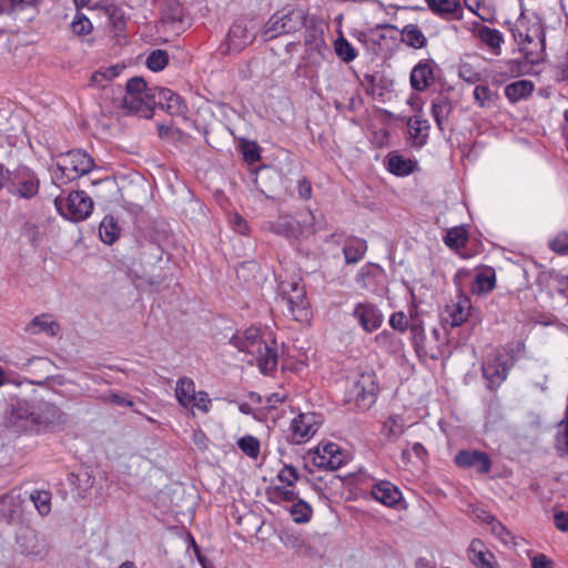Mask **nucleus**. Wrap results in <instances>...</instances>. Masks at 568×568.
<instances>
[{
  "label": "nucleus",
  "instance_id": "1",
  "mask_svg": "<svg viewBox=\"0 0 568 568\" xmlns=\"http://www.w3.org/2000/svg\"><path fill=\"white\" fill-rule=\"evenodd\" d=\"M231 344L239 351L253 355L263 374H270L276 369L277 352L273 346L261 339V331L258 328L250 327L243 335L233 336Z\"/></svg>",
  "mask_w": 568,
  "mask_h": 568
},
{
  "label": "nucleus",
  "instance_id": "2",
  "mask_svg": "<svg viewBox=\"0 0 568 568\" xmlns=\"http://www.w3.org/2000/svg\"><path fill=\"white\" fill-rule=\"evenodd\" d=\"M94 166L93 159L81 150H71L58 155L57 162L50 166L52 183L64 185L84 174Z\"/></svg>",
  "mask_w": 568,
  "mask_h": 568
},
{
  "label": "nucleus",
  "instance_id": "3",
  "mask_svg": "<svg viewBox=\"0 0 568 568\" xmlns=\"http://www.w3.org/2000/svg\"><path fill=\"white\" fill-rule=\"evenodd\" d=\"M40 190L41 179L34 169L19 164L12 170L10 184L7 185V191L12 197L32 202L39 197Z\"/></svg>",
  "mask_w": 568,
  "mask_h": 568
},
{
  "label": "nucleus",
  "instance_id": "4",
  "mask_svg": "<svg viewBox=\"0 0 568 568\" xmlns=\"http://www.w3.org/2000/svg\"><path fill=\"white\" fill-rule=\"evenodd\" d=\"M305 20L306 16L300 9L275 12L264 24L261 37L264 41H271L282 34L296 32L305 24Z\"/></svg>",
  "mask_w": 568,
  "mask_h": 568
},
{
  "label": "nucleus",
  "instance_id": "5",
  "mask_svg": "<svg viewBox=\"0 0 568 568\" xmlns=\"http://www.w3.org/2000/svg\"><path fill=\"white\" fill-rule=\"evenodd\" d=\"M301 215L302 220L297 224L292 216L281 215L275 221L266 222L264 229L287 239H296L304 231L314 233L321 229L312 211L307 210Z\"/></svg>",
  "mask_w": 568,
  "mask_h": 568
},
{
  "label": "nucleus",
  "instance_id": "6",
  "mask_svg": "<svg viewBox=\"0 0 568 568\" xmlns=\"http://www.w3.org/2000/svg\"><path fill=\"white\" fill-rule=\"evenodd\" d=\"M54 206L64 219L79 222L92 213L93 200L84 191H73L67 197L57 196Z\"/></svg>",
  "mask_w": 568,
  "mask_h": 568
},
{
  "label": "nucleus",
  "instance_id": "7",
  "mask_svg": "<svg viewBox=\"0 0 568 568\" xmlns=\"http://www.w3.org/2000/svg\"><path fill=\"white\" fill-rule=\"evenodd\" d=\"M281 301L295 321L303 322L308 318V301L304 285L298 282H282L278 286Z\"/></svg>",
  "mask_w": 568,
  "mask_h": 568
},
{
  "label": "nucleus",
  "instance_id": "8",
  "mask_svg": "<svg viewBox=\"0 0 568 568\" xmlns=\"http://www.w3.org/2000/svg\"><path fill=\"white\" fill-rule=\"evenodd\" d=\"M378 383L374 372L362 373L349 389L351 399L361 410L369 409L377 398Z\"/></svg>",
  "mask_w": 568,
  "mask_h": 568
},
{
  "label": "nucleus",
  "instance_id": "9",
  "mask_svg": "<svg viewBox=\"0 0 568 568\" xmlns=\"http://www.w3.org/2000/svg\"><path fill=\"white\" fill-rule=\"evenodd\" d=\"M174 393L178 403L182 407L186 409H193L196 407L203 413H207L210 410L211 399L209 398V394L204 390L196 393L195 384L192 378L186 376L179 378Z\"/></svg>",
  "mask_w": 568,
  "mask_h": 568
},
{
  "label": "nucleus",
  "instance_id": "10",
  "mask_svg": "<svg viewBox=\"0 0 568 568\" xmlns=\"http://www.w3.org/2000/svg\"><path fill=\"white\" fill-rule=\"evenodd\" d=\"M20 551L32 560L41 561L50 552V545L44 536L31 527H23L16 537Z\"/></svg>",
  "mask_w": 568,
  "mask_h": 568
},
{
  "label": "nucleus",
  "instance_id": "11",
  "mask_svg": "<svg viewBox=\"0 0 568 568\" xmlns=\"http://www.w3.org/2000/svg\"><path fill=\"white\" fill-rule=\"evenodd\" d=\"M305 52L303 61L308 65H320L331 54L329 48L324 39L322 28L307 26L304 33Z\"/></svg>",
  "mask_w": 568,
  "mask_h": 568
},
{
  "label": "nucleus",
  "instance_id": "12",
  "mask_svg": "<svg viewBox=\"0 0 568 568\" xmlns=\"http://www.w3.org/2000/svg\"><path fill=\"white\" fill-rule=\"evenodd\" d=\"M510 366L509 358L500 351H495L488 355L481 365V372L489 389H496L501 385L507 378Z\"/></svg>",
  "mask_w": 568,
  "mask_h": 568
},
{
  "label": "nucleus",
  "instance_id": "13",
  "mask_svg": "<svg viewBox=\"0 0 568 568\" xmlns=\"http://www.w3.org/2000/svg\"><path fill=\"white\" fill-rule=\"evenodd\" d=\"M352 315L365 333L377 331L384 323L382 311L368 301L355 304Z\"/></svg>",
  "mask_w": 568,
  "mask_h": 568
},
{
  "label": "nucleus",
  "instance_id": "14",
  "mask_svg": "<svg viewBox=\"0 0 568 568\" xmlns=\"http://www.w3.org/2000/svg\"><path fill=\"white\" fill-rule=\"evenodd\" d=\"M6 425L17 434L38 432L34 409L27 404L13 406L6 419Z\"/></svg>",
  "mask_w": 568,
  "mask_h": 568
},
{
  "label": "nucleus",
  "instance_id": "15",
  "mask_svg": "<svg viewBox=\"0 0 568 568\" xmlns=\"http://www.w3.org/2000/svg\"><path fill=\"white\" fill-rule=\"evenodd\" d=\"M38 432L40 428L62 426L68 422L67 415L54 404L42 403L34 409Z\"/></svg>",
  "mask_w": 568,
  "mask_h": 568
},
{
  "label": "nucleus",
  "instance_id": "16",
  "mask_svg": "<svg viewBox=\"0 0 568 568\" xmlns=\"http://www.w3.org/2000/svg\"><path fill=\"white\" fill-rule=\"evenodd\" d=\"M470 301L468 297L459 295L456 302L447 305L443 315L442 322L444 325L450 327L460 326L469 317Z\"/></svg>",
  "mask_w": 568,
  "mask_h": 568
},
{
  "label": "nucleus",
  "instance_id": "17",
  "mask_svg": "<svg viewBox=\"0 0 568 568\" xmlns=\"http://www.w3.org/2000/svg\"><path fill=\"white\" fill-rule=\"evenodd\" d=\"M165 110L171 115H184L187 112V105L183 99L166 88L155 87V108Z\"/></svg>",
  "mask_w": 568,
  "mask_h": 568
},
{
  "label": "nucleus",
  "instance_id": "18",
  "mask_svg": "<svg viewBox=\"0 0 568 568\" xmlns=\"http://www.w3.org/2000/svg\"><path fill=\"white\" fill-rule=\"evenodd\" d=\"M455 463L462 468H476L480 474H487L491 468L489 456L478 450H459L455 456Z\"/></svg>",
  "mask_w": 568,
  "mask_h": 568
},
{
  "label": "nucleus",
  "instance_id": "19",
  "mask_svg": "<svg viewBox=\"0 0 568 568\" xmlns=\"http://www.w3.org/2000/svg\"><path fill=\"white\" fill-rule=\"evenodd\" d=\"M123 106L130 112L140 113L145 118L151 116L155 108V88L150 93L124 95Z\"/></svg>",
  "mask_w": 568,
  "mask_h": 568
},
{
  "label": "nucleus",
  "instance_id": "20",
  "mask_svg": "<svg viewBox=\"0 0 568 568\" xmlns=\"http://www.w3.org/2000/svg\"><path fill=\"white\" fill-rule=\"evenodd\" d=\"M22 514V499L19 493L11 490L0 498V518L8 524L20 520Z\"/></svg>",
  "mask_w": 568,
  "mask_h": 568
},
{
  "label": "nucleus",
  "instance_id": "21",
  "mask_svg": "<svg viewBox=\"0 0 568 568\" xmlns=\"http://www.w3.org/2000/svg\"><path fill=\"white\" fill-rule=\"evenodd\" d=\"M469 560L478 568H498L495 555L480 539H474L468 548Z\"/></svg>",
  "mask_w": 568,
  "mask_h": 568
},
{
  "label": "nucleus",
  "instance_id": "22",
  "mask_svg": "<svg viewBox=\"0 0 568 568\" xmlns=\"http://www.w3.org/2000/svg\"><path fill=\"white\" fill-rule=\"evenodd\" d=\"M434 81V69L429 61L418 62L410 72V85L416 91H425Z\"/></svg>",
  "mask_w": 568,
  "mask_h": 568
},
{
  "label": "nucleus",
  "instance_id": "23",
  "mask_svg": "<svg viewBox=\"0 0 568 568\" xmlns=\"http://www.w3.org/2000/svg\"><path fill=\"white\" fill-rule=\"evenodd\" d=\"M254 39V34L242 22H235L227 33V50L241 51Z\"/></svg>",
  "mask_w": 568,
  "mask_h": 568
},
{
  "label": "nucleus",
  "instance_id": "24",
  "mask_svg": "<svg viewBox=\"0 0 568 568\" xmlns=\"http://www.w3.org/2000/svg\"><path fill=\"white\" fill-rule=\"evenodd\" d=\"M372 496L379 503L393 507L402 499V493L389 481H382L372 489Z\"/></svg>",
  "mask_w": 568,
  "mask_h": 568
},
{
  "label": "nucleus",
  "instance_id": "25",
  "mask_svg": "<svg viewBox=\"0 0 568 568\" xmlns=\"http://www.w3.org/2000/svg\"><path fill=\"white\" fill-rule=\"evenodd\" d=\"M429 9L446 19H460L462 6L459 0H426Z\"/></svg>",
  "mask_w": 568,
  "mask_h": 568
},
{
  "label": "nucleus",
  "instance_id": "26",
  "mask_svg": "<svg viewBox=\"0 0 568 568\" xmlns=\"http://www.w3.org/2000/svg\"><path fill=\"white\" fill-rule=\"evenodd\" d=\"M60 329V325L51 320V315L41 314L33 317L26 326V332L31 335L45 333L49 336H55Z\"/></svg>",
  "mask_w": 568,
  "mask_h": 568
},
{
  "label": "nucleus",
  "instance_id": "27",
  "mask_svg": "<svg viewBox=\"0 0 568 568\" xmlns=\"http://www.w3.org/2000/svg\"><path fill=\"white\" fill-rule=\"evenodd\" d=\"M292 432L296 443H302L311 438L316 432L317 426L312 422V417L300 414L292 422Z\"/></svg>",
  "mask_w": 568,
  "mask_h": 568
},
{
  "label": "nucleus",
  "instance_id": "28",
  "mask_svg": "<svg viewBox=\"0 0 568 568\" xmlns=\"http://www.w3.org/2000/svg\"><path fill=\"white\" fill-rule=\"evenodd\" d=\"M417 168V162L404 158L397 153H389L387 155V169L392 174L398 176H406L413 173Z\"/></svg>",
  "mask_w": 568,
  "mask_h": 568
},
{
  "label": "nucleus",
  "instance_id": "29",
  "mask_svg": "<svg viewBox=\"0 0 568 568\" xmlns=\"http://www.w3.org/2000/svg\"><path fill=\"white\" fill-rule=\"evenodd\" d=\"M535 85L529 80H518L509 83L505 88V95L511 103H516L523 99L530 97Z\"/></svg>",
  "mask_w": 568,
  "mask_h": 568
},
{
  "label": "nucleus",
  "instance_id": "30",
  "mask_svg": "<svg viewBox=\"0 0 568 568\" xmlns=\"http://www.w3.org/2000/svg\"><path fill=\"white\" fill-rule=\"evenodd\" d=\"M452 102L445 94H438L432 102V114L437 126L443 130L444 122L452 112Z\"/></svg>",
  "mask_w": 568,
  "mask_h": 568
},
{
  "label": "nucleus",
  "instance_id": "31",
  "mask_svg": "<svg viewBox=\"0 0 568 568\" xmlns=\"http://www.w3.org/2000/svg\"><path fill=\"white\" fill-rule=\"evenodd\" d=\"M407 329H409L410 332L412 344L415 347L416 352L419 353L422 351H425L424 342L426 336L424 331V323L418 314L410 313Z\"/></svg>",
  "mask_w": 568,
  "mask_h": 568
},
{
  "label": "nucleus",
  "instance_id": "32",
  "mask_svg": "<svg viewBox=\"0 0 568 568\" xmlns=\"http://www.w3.org/2000/svg\"><path fill=\"white\" fill-rule=\"evenodd\" d=\"M367 250L366 241L362 239H352L343 247V253L347 264L359 262Z\"/></svg>",
  "mask_w": 568,
  "mask_h": 568
},
{
  "label": "nucleus",
  "instance_id": "33",
  "mask_svg": "<svg viewBox=\"0 0 568 568\" xmlns=\"http://www.w3.org/2000/svg\"><path fill=\"white\" fill-rule=\"evenodd\" d=\"M120 233L121 229L118 225L116 220L111 215L104 216L99 227L101 241L105 244H113L120 236Z\"/></svg>",
  "mask_w": 568,
  "mask_h": 568
},
{
  "label": "nucleus",
  "instance_id": "34",
  "mask_svg": "<svg viewBox=\"0 0 568 568\" xmlns=\"http://www.w3.org/2000/svg\"><path fill=\"white\" fill-rule=\"evenodd\" d=\"M402 39L407 45L414 49H422L427 43L426 37L416 24L405 26L402 30Z\"/></svg>",
  "mask_w": 568,
  "mask_h": 568
},
{
  "label": "nucleus",
  "instance_id": "35",
  "mask_svg": "<svg viewBox=\"0 0 568 568\" xmlns=\"http://www.w3.org/2000/svg\"><path fill=\"white\" fill-rule=\"evenodd\" d=\"M496 285V276L495 272L489 268L485 272H480L476 274L471 291L476 294H484L490 292L495 288Z\"/></svg>",
  "mask_w": 568,
  "mask_h": 568
},
{
  "label": "nucleus",
  "instance_id": "36",
  "mask_svg": "<svg viewBox=\"0 0 568 568\" xmlns=\"http://www.w3.org/2000/svg\"><path fill=\"white\" fill-rule=\"evenodd\" d=\"M408 131L410 136L415 140L416 144L422 146L427 140V130L429 125L426 120L418 116H413L408 120Z\"/></svg>",
  "mask_w": 568,
  "mask_h": 568
},
{
  "label": "nucleus",
  "instance_id": "37",
  "mask_svg": "<svg viewBox=\"0 0 568 568\" xmlns=\"http://www.w3.org/2000/svg\"><path fill=\"white\" fill-rule=\"evenodd\" d=\"M477 36L488 48L493 51H496L500 48L501 42L504 41L503 34L497 29H491L487 26H481L477 30Z\"/></svg>",
  "mask_w": 568,
  "mask_h": 568
},
{
  "label": "nucleus",
  "instance_id": "38",
  "mask_svg": "<svg viewBox=\"0 0 568 568\" xmlns=\"http://www.w3.org/2000/svg\"><path fill=\"white\" fill-rule=\"evenodd\" d=\"M515 38L519 39L521 42L525 43H532L534 41L537 40L540 45V51H544L545 49L546 39L540 22H536L530 29L526 31L525 34L520 30H517V33H515Z\"/></svg>",
  "mask_w": 568,
  "mask_h": 568
},
{
  "label": "nucleus",
  "instance_id": "39",
  "mask_svg": "<svg viewBox=\"0 0 568 568\" xmlns=\"http://www.w3.org/2000/svg\"><path fill=\"white\" fill-rule=\"evenodd\" d=\"M467 240L468 233L463 226L448 230L444 237L445 244L453 250H459L460 247H464Z\"/></svg>",
  "mask_w": 568,
  "mask_h": 568
},
{
  "label": "nucleus",
  "instance_id": "40",
  "mask_svg": "<svg viewBox=\"0 0 568 568\" xmlns=\"http://www.w3.org/2000/svg\"><path fill=\"white\" fill-rule=\"evenodd\" d=\"M51 499L49 490H34L30 494V500L41 516H47L51 511Z\"/></svg>",
  "mask_w": 568,
  "mask_h": 568
},
{
  "label": "nucleus",
  "instance_id": "41",
  "mask_svg": "<svg viewBox=\"0 0 568 568\" xmlns=\"http://www.w3.org/2000/svg\"><path fill=\"white\" fill-rule=\"evenodd\" d=\"M404 433V423L400 416H389L383 425V434L389 439H396Z\"/></svg>",
  "mask_w": 568,
  "mask_h": 568
},
{
  "label": "nucleus",
  "instance_id": "42",
  "mask_svg": "<svg viewBox=\"0 0 568 568\" xmlns=\"http://www.w3.org/2000/svg\"><path fill=\"white\" fill-rule=\"evenodd\" d=\"M313 509L310 504L302 499H297L291 507V515L293 520L297 524H305L310 521Z\"/></svg>",
  "mask_w": 568,
  "mask_h": 568
},
{
  "label": "nucleus",
  "instance_id": "43",
  "mask_svg": "<svg viewBox=\"0 0 568 568\" xmlns=\"http://www.w3.org/2000/svg\"><path fill=\"white\" fill-rule=\"evenodd\" d=\"M474 99L479 106L487 108L498 99V93L487 85H477L474 90Z\"/></svg>",
  "mask_w": 568,
  "mask_h": 568
},
{
  "label": "nucleus",
  "instance_id": "44",
  "mask_svg": "<svg viewBox=\"0 0 568 568\" xmlns=\"http://www.w3.org/2000/svg\"><path fill=\"white\" fill-rule=\"evenodd\" d=\"M28 365L34 366V368L38 369L39 372H41L42 374H49L52 372V368H53V363L50 359L44 358V357H37L33 359H30L28 362ZM49 379H54V377H51L50 375H45L43 379L30 381V383L34 384V385H44V383Z\"/></svg>",
  "mask_w": 568,
  "mask_h": 568
},
{
  "label": "nucleus",
  "instance_id": "45",
  "mask_svg": "<svg viewBox=\"0 0 568 568\" xmlns=\"http://www.w3.org/2000/svg\"><path fill=\"white\" fill-rule=\"evenodd\" d=\"M38 0H0V14H12L28 7L36 6Z\"/></svg>",
  "mask_w": 568,
  "mask_h": 568
},
{
  "label": "nucleus",
  "instance_id": "46",
  "mask_svg": "<svg viewBox=\"0 0 568 568\" xmlns=\"http://www.w3.org/2000/svg\"><path fill=\"white\" fill-rule=\"evenodd\" d=\"M168 63L169 54L166 51L161 49L152 51L145 62L146 67L154 72L163 70Z\"/></svg>",
  "mask_w": 568,
  "mask_h": 568
},
{
  "label": "nucleus",
  "instance_id": "47",
  "mask_svg": "<svg viewBox=\"0 0 568 568\" xmlns=\"http://www.w3.org/2000/svg\"><path fill=\"white\" fill-rule=\"evenodd\" d=\"M523 51L525 53V59L521 60H510L508 62V70L513 74H521L524 72V68L527 67L528 63H534L538 61L539 57L535 55L531 50L528 48H523Z\"/></svg>",
  "mask_w": 568,
  "mask_h": 568
},
{
  "label": "nucleus",
  "instance_id": "48",
  "mask_svg": "<svg viewBox=\"0 0 568 568\" xmlns=\"http://www.w3.org/2000/svg\"><path fill=\"white\" fill-rule=\"evenodd\" d=\"M240 449L251 458H256L260 454V442L256 437L246 435L239 439Z\"/></svg>",
  "mask_w": 568,
  "mask_h": 568
},
{
  "label": "nucleus",
  "instance_id": "49",
  "mask_svg": "<svg viewBox=\"0 0 568 568\" xmlns=\"http://www.w3.org/2000/svg\"><path fill=\"white\" fill-rule=\"evenodd\" d=\"M335 52L344 62H351L357 55L354 47L343 37L335 41Z\"/></svg>",
  "mask_w": 568,
  "mask_h": 568
},
{
  "label": "nucleus",
  "instance_id": "50",
  "mask_svg": "<svg viewBox=\"0 0 568 568\" xmlns=\"http://www.w3.org/2000/svg\"><path fill=\"white\" fill-rule=\"evenodd\" d=\"M109 20L114 29L115 37L120 38L125 30L126 20L124 13L116 7H111L109 10Z\"/></svg>",
  "mask_w": 568,
  "mask_h": 568
},
{
  "label": "nucleus",
  "instance_id": "51",
  "mask_svg": "<svg viewBox=\"0 0 568 568\" xmlns=\"http://www.w3.org/2000/svg\"><path fill=\"white\" fill-rule=\"evenodd\" d=\"M71 29L74 34L83 36L89 34L93 27L89 18H87L83 13L78 12L74 20L71 23Z\"/></svg>",
  "mask_w": 568,
  "mask_h": 568
},
{
  "label": "nucleus",
  "instance_id": "52",
  "mask_svg": "<svg viewBox=\"0 0 568 568\" xmlns=\"http://www.w3.org/2000/svg\"><path fill=\"white\" fill-rule=\"evenodd\" d=\"M125 89V95H134L150 93L152 88L146 85V82L143 78L134 77L126 82Z\"/></svg>",
  "mask_w": 568,
  "mask_h": 568
},
{
  "label": "nucleus",
  "instance_id": "53",
  "mask_svg": "<svg viewBox=\"0 0 568 568\" xmlns=\"http://www.w3.org/2000/svg\"><path fill=\"white\" fill-rule=\"evenodd\" d=\"M100 399L103 403H110L121 407H132L133 402L130 399V396L123 393L110 392L108 394H103L100 396Z\"/></svg>",
  "mask_w": 568,
  "mask_h": 568
},
{
  "label": "nucleus",
  "instance_id": "54",
  "mask_svg": "<svg viewBox=\"0 0 568 568\" xmlns=\"http://www.w3.org/2000/svg\"><path fill=\"white\" fill-rule=\"evenodd\" d=\"M377 272H381V268L377 265H366L358 272L356 282L362 288H368L371 286V282L368 280L371 277H375Z\"/></svg>",
  "mask_w": 568,
  "mask_h": 568
},
{
  "label": "nucleus",
  "instance_id": "55",
  "mask_svg": "<svg viewBox=\"0 0 568 568\" xmlns=\"http://www.w3.org/2000/svg\"><path fill=\"white\" fill-rule=\"evenodd\" d=\"M277 478L281 483L285 484L288 487H292L300 479V474L294 466L285 465L278 471Z\"/></svg>",
  "mask_w": 568,
  "mask_h": 568
},
{
  "label": "nucleus",
  "instance_id": "56",
  "mask_svg": "<svg viewBox=\"0 0 568 568\" xmlns=\"http://www.w3.org/2000/svg\"><path fill=\"white\" fill-rule=\"evenodd\" d=\"M267 494L276 500L294 501L297 499V494L293 489L283 486L272 487L267 490Z\"/></svg>",
  "mask_w": 568,
  "mask_h": 568
},
{
  "label": "nucleus",
  "instance_id": "57",
  "mask_svg": "<svg viewBox=\"0 0 568 568\" xmlns=\"http://www.w3.org/2000/svg\"><path fill=\"white\" fill-rule=\"evenodd\" d=\"M335 458H326L325 456H317L315 458V465L318 468H326L331 470H336L341 468L344 464L341 452L334 455Z\"/></svg>",
  "mask_w": 568,
  "mask_h": 568
},
{
  "label": "nucleus",
  "instance_id": "58",
  "mask_svg": "<svg viewBox=\"0 0 568 568\" xmlns=\"http://www.w3.org/2000/svg\"><path fill=\"white\" fill-rule=\"evenodd\" d=\"M549 247L558 254H568V233H558L549 243Z\"/></svg>",
  "mask_w": 568,
  "mask_h": 568
},
{
  "label": "nucleus",
  "instance_id": "59",
  "mask_svg": "<svg viewBox=\"0 0 568 568\" xmlns=\"http://www.w3.org/2000/svg\"><path fill=\"white\" fill-rule=\"evenodd\" d=\"M458 75L460 79L471 84L478 82L481 79L480 73L475 71L469 63H463L459 65Z\"/></svg>",
  "mask_w": 568,
  "mask_h": 568
},
{
  "label": "nucleus",
  "instance_id": "60",
  "mask_svg": "<svg viewBox=\"0 0 568 568\" xmlns=\"http://www.w3.org/2000/svg\"><path fill=\"white\" fill-rule=\"evenodd\" d=\"M409 320L404 312H395L389 318V325L393 329L400 333L408 328Z\"/></svg>",
  "mask_w": 568,
  "mask_h": 568
},
{
  "label": "nucleus",
  "instance_id": "61",
  "mask_svg": "<svg viewBox=\"0 0 568 568\" xmlns=\"http://www.w3.org/2000/svg\"><path fill=\"white\" fill-rule=\"evenodd\" d=\"M490 530L497 538H499L505 544H508L509 540L513 538L508 529L498 520L496 523H493V525L490 526Z\"/></svg>",
  "mask_w": 568,
  "mask_h": 568
},
{
  "label": "nucleus",
  "instance_id": "62",
  "mask_svg": "<svg viewBox=\"0 0 568 568\" xmlns=\"http://www.w3.org/2000/svg\"><path fill=\"white\" fill-rule=\"evenodd\" d=\"M243 158L246 162H248L251 164L258 161L260 160L258 146L255 143L244 144L243 145Z\"/></svg>",
  "mask_w": 568,
  "mask_h": 568
},
{
  "label": "nucleus",
  "instance_id": "63",
  "mask_svg": "<svg viewBox=\"0 0 568 568\" xmlns=\"http://www.w3.org/2000/svg\"><path fill=\"white\" fill-rule=\"evenodd\" d=\"M556 70V75L559 81H568V52L561 58Z\"/></svg>",
  "mask_w": 568,
  "mask_h": 568
},
{
  "label": "nucleus",
  "instance_id": "64",
  "mask_svg": "<svg viewBox=\"0 0 568 568\" xmlns=\"http://www.w3.org/2000/svg\"><path fill=\"white\" fill-rule=\"evenodd\" d=\"M554 523L558 530L568 531V513H566V511L555 513Z\"/></svg>",
  "mask_w": 568,
  "mask_h": 568
}]
</instances>
